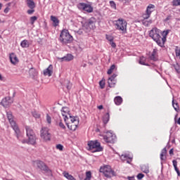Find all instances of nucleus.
Here are the masks:
<instances>
[{
    "label": "nucleus",
    "instance_id": "nucleus-1",
    "mask_svg": "<svg viewBox=\"0 0 180 180\" xmlns=\"http://www.w3.org/2000/svg\"><path fill=\"white\" fill-rule=\"evenodd\" d=\"M149 36L157 43L158 45L160 46V47H163L164 44H165V41H167V37H161V35H160V30L157 27L153 28L150 31Z\"/></svg>",
    "mask_w": 180,
    "mask_h": 180
},
{
    "label": "nucleus",
    "instance_id": "nucleus-2",
    "mask_svg": "<svg viewBox=\"0 0 180 180\" xmlns=\"http://www.w3.org/2000/svg\"><path fill=\"white\" fill-rule=\"evenodd\" d=\"M59 40L62 44H70V43H72L74 38L70 34L68 30H63L60 32Z\"/></svg>",
    "mask_w": 180,
    "mask_h": 180
},
{
    "label": "nucleus",
    "instance_id": "nucleus-3",
    "mask_svg": "<svg viewBox=\"0 0 180 180\" xmlns=\"http://www.w3.org/2000/svg\"><path fill=\"white\" fill-rule=\"evenodd\" d=\"M7 117H8V122H9L12 129L14 130V131L16 134V137L19 139V134L20 133V129H19V127H18V124H16L15 120H13V115H12V112H8Z\"/></svg>",
    "mask_w": 180,
    "mask_h": 180
},
{
    "label": "nucleus",
    "instance_id": "nucleus-4",
    "mask_svg": "<svg viewBox=\"0 0 180 180\" xmlns=\"http://www.w3.org/2000/svg\"><path fill=\"white\" fill-rule=\"evenodd\" d=\"M25 130L27 133V137H28L29 139L30 144H32V146L36 144V140H37V138L36 137V134H34V131H33L32 127L29 126L25 127Z\"/></svg>",
    "mask_w": 180,
    "mask_h": 180
},
{
    "label": "nucleus",
    "instance_id": "nucleus-5",
    "mask_svg": "<svg viewBox=\"0 0 180 180\" xmlns=\"http://www.w3.org/2000/svg\"><path fill=\"white\" fill-rule=\"evenodd\" d=\"M89 150H94L93 153H99L103 150V148L101 146V143L98 141H90L88 142Z\"/></svg>",
    "mask_w": 180,
    "mask_h": 180
},
{
    "label": "nucleus",
    "instance_id": "nucleus-6",
    "mask_svg": "<svg viewBox=\"0 0 180 180\" xmlns=\"http://www.w3.org/2000/svg\"><path fill=\"white\" fill-rule=\"evenodd\" d=\"M115 29L121 30L122 33L127 32V22L124 19L120 18L116 21Z\"/></svg>",
    "mask_w": 180,
    "mask_h": 180
},
{
    "label": "nucleus",
    "instance_id": "nucleus-7",
    "mask_svg": "<svg viewBox=\"0 0 180 180\" xmlns=\"http://www.w3.org/2000/svg\"><path fill=\"white\" fill-rule=\"evenodd\" d=\"M100 172H102L106 178H112V176H115V172L112 170L110 165L101 167Z\"/></svg>",
    "mask_w": 180,
    "mask_h": 180
},
{
    "label": "nucleus",
    "instance_id": "nucleus-8",
    "mask_svg": "<svg viewBox=\"0 0 180 180\" xmlns=\"http://www.w3.org/2000/svg\"><path fill=\"white\" fill-rule=\"evenodd\" d=\"M41 138L44 141H50L51 140V134L50 129L48 127H42L41 131Z\"/></svg>",
    "mask_w": 180,
    "mask_h": 180
},
{
    "label": "nucleus",
    "instance_id": "nucleus-9",
    "mask_svg": "<svg viewBox=\"0 0 180 180\" xmlns=\"http://www.w3.org/2000/svg\"><path fill=\"white\" fill-rule=\"evenodd\" d=\"M35 165L41 171H44V172H46V174H49V175H52L51 170L49 169V167L43 161L37 160L35 161Z\"/></svg>",
    "mask_w": 180,
    "mask_h": 180
},
{
    "label": "nucleus",
    "instance_id": "nucleus-10",
    "mask_svg": "<svg viewBox=\"0 0 180 180\" xmlns=\"http://www.w3.org/2000/svg\"><path fill=\"white\" fill-rule=\"evenodd\" d=\"M77 7L79 9H82V11H84L88 13H92V12H94V8L92 7V6L88 4L79 3L77 5Z\"/></svg>",
    "mask_w": 180,
    "mask_h": 180
},
{
    "label": "nucleus",
    "instance_id": "nucleus-11",
    "mask_svg": "<svg viewBox=\"0 0 180 180\" xmlns=\"http://www.w3.org/2000/svg\"><path fill=\"white\" fill-rule=\"evenodd\" d=\"M155 11V5L149 4L146 10V14H143V19H148L151 16V13Z\"/></svg>",
    "mask_w": 180,
    "mask_h": 180
},
{
    "label": "nucleus",
    "instance_id": "nucleus-12",
    "mask_svg": "<svg viewBox=\"0 0 180 180\" xmlns=\"http://www.w3.org/2000/svg\"><path fill=\"white\" fill-rule=\"evenodd\" d=\"M12 103H13V99H12L10 96L5 97L1 102V105H2L4 108H9Z\"/></svg>",
    "mask_w": 180,
    "mask_h": 180
},
{
    "label": "nucleus",
    "instance_id": "nucleus-13",
    "mask_svg": "<svg viewBox=\"0 0 180 180\" xmlns=\"http://www.w3.org/2000/svg\"><path fill=\"white\" fill-rule=\"evenodd\" d=\"M103 139L105 141V143H110V144H113L116 141V136L115 135L104 136Z\"/></svg>",
    "mask_w": 180,
    "mask_h": 180
},
{
    "label": "nucleus",
    "instance_id": "nucleus-14",
    "mask_svg": "<svg viewBox=\"0 0 180 180\" xmlns=\"http://www.w3.org/2000/svg\"><path fill=\"white\" fill-rule=\"evenodd\" d=\"M9 58L11 64H13V65H16L19 63V59L14 53H10Z\"/></svg>",
    "mask_w": 180,
    "mask_h": 180
},
{
    "label": "nucleus",
    "instance_id": "nucleus-15",
    "mask_svg": "<svg viewBox=\"0 0 180 180\" xmlns=\"http://www.w3.org/2000/svg\"><path fill=\"white\" fill-rule=\"evenodd\" d=\"M44 75L51 77L53 75V65H50L46 69L44 70Z\"/></svg>",
    "mask_w": 180,
    "mask_h": 180
},
{
    "label": "nucleus",
    "instance_id": "nucleus-16",
    "mask_svg": "<svg viewBox=\"0 0 180 180\" xmlns=\"http://www.w3.org/2000/svg\"><path fill=\"white\" fill-rule=\"evenodd\" d=\"M161 161H165L167 160V148H164L160 153Z\"/></svg>",
    "mask_w": 180,
    "mask_h": 180
},
{
    "label": "nucleus",
    "instance_id": "nucleus-17",
    "mask_svg": "<svg viewBox=\"0 0 180 180\" xmlns=\"http://www.w3.org/2000/svg\"><path fill=\"white\" fill-rule=\"evenodd\" d=\"M51 20L53 22V26H54V27H57V26H58L60 20H58V18H57V17L51 15Z\"/></svg>",
    "mask_w": 180,
    "mask_h": 180
},
{
    "label": "nucleus",
    "instance_id": "nucleus-18",
    "mask_svg": "<svg viewBox=\"0 0 180 180\" xmlns=\"http://www.w3.org/2000/svg\"><path fill=\"white\" fill-rule=\"evenodd\" d=\"M114 102L115 105L119 106L123 103V98L120 96H117L114 98Z\"/></svg>",
    "mask_w": 180,
    "mask_h": 180
},
{
    "label": "nucleus",
    "instance_id": "nucleus-19",
    "mask_svg": "<svg viewBox=\"0 0 180 180\" xmlns=\"http://www.w3.org/2000/svg\"><path fill=\"white\" fill-rule=\"evenodd\" d=\"M150 60L152 61H157L158 60V58L157 57V51L156 49H153L150 56Z\"/></svg>",
    "mask_w": 180,
    "mask_h": 180
},
{
    "label": "nucleus",
    "instance_id": "nucleus-20",
    "mask_svg": "<svg viewBox=\"0 0 180 180\" xmlns=\"http://www.w3.org/2000/svg\"><path fill=\"white\" fill-rule=\"evenodd\" d=\"M25 2L29 8H36V3L34 0H25Z\"/></svg>",
    "mask_w": 180,
    "mask_h": 180
},
{
    "label": "nucleus",
    "instance_id": "nucleus-21",
    "mask_svg": "<svg viewBox=\"0 0 180 180\" xmlns=\"http://www.w3.org/2000/svg\"><path fill=\"white\" fill-rule=\"evenodd\" d=\"M63 86H65L68 91H70V89L72 88V84H71V82H70V80L67 79V80H65L63 83Z\"/></svg>",
    "mask_w": 180,
    "mask_h": 180
},
{
    "label": "nucleus",
    "instance_id": "nucleus-22",
    "mask_svg": "<svg viewBox=\"0 0 180 180\" xmlns=\"http://www.w3.org/2000/svg\"><path fill=\"white\" fill-rule=\"evenodd\" d=\"M172 162H173V167H174V169H175L178 176H180L179 169H178V162L176 160H174L172 161Z\"/></svg>",
    "mask_w": 180,
    "mask_h": 180
},
{
    "label": "nucleus",
    "instance_id": "nucleus-23",
    "mask_svg": "<svg viewBox=\"0 0 180 180\" xmlns=\"http://www.w3.org/2000/svg\"><path fill=\"white\" fill-rule=\"evenodd\" d=\"M63 176H65V178H66V179L77 180L75 178H74V176L72 175L68 174V172H63Z\"/></svg>",
    "mask_w": 180,
    "mask_h": 180
},
{
    "label": "nucleus",
    "instance_id": "nucleus-24",
    "mask_svg": "<svg viewBox=\"0 0 180 180\" xmlns=\"http://www.w3.org/2000/svg\"><path fill=\"white\" fill-rule=\"evenodd\" d=\"M74 58V56L71 54H68L66 56H64L60 58L62 61H71Z\"/></svg>",
    "mask_w": 180,
    "mask_h": 180
},
{
    "label": "nucleus",
    "instance_id": "nucleus-25",
    "mask_svg": "<svg viewBox=\"0 0 180 180\" xmlns=\"http://www.w3.org/2000/svg\"><path fill=\"white\" fill-rule=\"evenodd\" d=\"M172 106H173L174 110H176L177 112V113L180 112L179 103H178L176 102L175 103V100H174V99L172 100Z\"/></svg>",
    "mask_w": 180,
    "mask_h": 180
},
{
    "label": "nucleus",
    "instance_id": "nucleus-26",
    "mask_svg": "<svg viewBox=\"0 0 180 180\" xmlns=\"http://www.w3.org/2000/svg\"><path fill=\"white\" fill-rule=\"evenodd\" d=\"M141 169L142 172H144V174H148L150 172V169L148 167V165H143L141 167Z\"/></svg>",
    "mask_w": 180,
    "mask_h": 180
},
{
    "label": "nucleus",
    "instance_id": "nucleus-27",
    "mask_svg": "<svg viewBox=\"0 0 180 180\" xmlns=\"http://www.w3.org/2000/svg\"><path fill=\"white\" fill-rule=\"evenodd\" d=\"M109 119H110V115H109V112H107L103 118V124H108V122H109Z\"/></svg>",
    "mask_w": 180,
    "mask_h": 180
},
{
    "label": "nucleus",
    "instance_id": "nucleus-28",
    "mask_svg": "<svg viewBox=\"0 0 180 180\" xmlns=\"http://www.w3.org/2000/svg\"><path fill=\"white\" fill-rule=\"evenodd\" d=\"M68 127L70 130L72 131H75L77 130V127H78V123L71 124V125H68Z\"/></svg>",
    "mask_w": 180,
    "mask_h": 180
},
{
    "label": "nucleus",
    "instance_id": "nucleus-29",
    "mask_svg": "<svg viewBox=\"0 0 180 180\" xmlns=\"http://www.w3.org/2000/svg\"><path fill=\"white\" fill-rule=\"evenodd\" d=\"M21 47L23 49H27L29 47V41L25 39L20 43Z\"/></svg>",
    "mask_w": 180,
    "mask_h": 180
},
{
    "label": "nucleus",
    "instance_id": "nucleus-30",
    "mask_svg": "<svg viewBox=\"0 0 180 180\" xmlns=\"http://www.w3.org/2000/svg\"><path fill=\"white\" fill-rule=\"evenodd\" d=\"M139 64H141V65H146V66L150 65H148V63H146V58L143 56L140 58Z\"/></svg>",
    "mask_w": 180,
    "mask_h": 180
},
{
    "label": "nucleus",
    "instance_id": "nucleus-31",
    "mask_svg": "<svg viewBox=\"0 0 180 180\" xmlns=\"http://www.w3.org/2000/svg\"><path fill=\"white\" fill-rule=\"evenodd\" d=\"M88 25L91 26L92 29L95 27V18H90L88 22Z\"/></svg>",
    "mask_w": 180,
    "mask_h": 180
},
{
    "label": "nucleus",
    "instance_id": "nucleus-32",
    "mask_svg": "<svg viewBox=\"0 0 180 180\" xmlns=\"http://www.w3.org/2000/svg\"><path fill=\"white\" fill-rule=\"evenodd\" d=\"M151 23H153V20H147V19L143 18V20H142V24L144 26H148L149 25H151Z\"/></svg>",
    "mask_w": 180,
    "mask_h": 180
},
{
    "label": "nucleus",
    "instance_id": "nucleus-33",
    "mask_svg": "<svg viewBox=\"0 0 180 180\" xmlns=\"http://www.w3.org/2000/svg\"><path fill=\"white\" fill-rule=\"evenodd\" d=\"M108 84L110 88H115V86L116 85V80L112 81L108 79Z\"/></svg>",
    "mask_w": 180,
    "mask_h": 180
},
{
    "label": "nucleus",
    "instance_id": "nucleus-34",
    "mask_svg": "<svg viewBox=\"0 0 180 180\" xmlns=\"http://www.w3.org/2000/svg\"><path fill=\"white\" fill-rule=\"evenodd\" d=\"M20 137H21V136H20V134H19V139L17 138L18 140L21 141V143H22V144H26V143L27 144H30V143L29 142V139H28V140L27 139H20Z\"/></svg>",
    "mask_w": 180,
    "mask_h": 180
},
{
    "label": "nucleus",
    "instance_id": "nucleus-35",
    "mask_svg": "<svg viewBox=\"0 0 180 180\" xmlns=\"http://www.w3.org/2000/svg\"><path fill=\"white\" fill-rule=\"evenodd\" d=\"M70 120H71V122H72V124H75V123H79V121H78V117H72V116H70Z\"/></svg>",
    "mask_w": 180,
    "mask_h": 180
},
{
    "label": "nucleus",
    "instance_id": "nucleus-36",
    "mask_svg": "<svg viewBox=\"0 0 180 180\" xmlns=\"http://www.w3.org/2000/svg\"><path fill=\"white\" fill-rule=\"evenodd\" d=\"M115 68H116V65H112L110 68V70H108L107 74H108V75H110V74H112V72H113V71L115 70Z\"/></svg>",
    "mask_w": 180,
    "mask_h": 180
},
{
    "label": "nucleus",
    "instance_id": "nucleus-37",
    "mask_svg": "<svg viewBox=\"0 0 180 180\" xmlns=\"http://www.w3.org/2000/svg\"><path fill=\"white\" fill-rule=\"evenodd\" d=\"M173 67H174L175 71L178 74H179V72H180V65H179V64L176 63V64L174 65Z\"/></svg>",
    "mask_w": 180,
    "mask_h": 180
},
{
    "label": "nucleus",
    "instance_id": "nucleus-38",
    "mask_svg": "<svg viewBox=\"0 0 180 180\" xmlns=\"http://www.w3.org/2000/svg\"><path fill=\"white\" fill-rule=\"evenodd\" d=\"M30 74L32 75V77H36V75H37V72H36V70L34 68H31L30 70Z\"/></svg>",
    "mask_w": 180,
    "mask_h": 180
},
{
    "label": "nucleus",
    "instance_id": "nucleus-39",
    "mask_svg": "<svg viewBox=\"0 0 180 180\" xmlns=\"http://www.w3.org/2000/svg\"><path fill=\"white\" fill-rule=\"evenodd\" d=\"M30 20L31 25H34V22L37 20V16L30 17Z\"/></svg>",
    "mask_w": 180,
    "mask_h": 180
},
{
    "label": "nucleus",
    "instance_id": "nucleus-40",
    "mask_svg": "<svg viewBox=\"0 0 180 180\" xmlns=\"http://www.w3.org/2000/svg\"><path fill=\"white\" fill-rule=\"evenodd\" d=\"M91 178H92V173L91 172H86L85 179L91 180Z\"/></svg>",
    "mask_w": 180,
    "mask_h": 180
},
{
    "label": "nucleus",
    "instance_id": "nucleus-41",
    "mask_svg": "<svg viewBox=\"0 0 180 180\" xmlns=\"http://www.w3.org/2000/svg\"><path fill=\"white\" fill-rule=\"evenodd\" d=\"M32 115L33 117H35V119L40 118V114H39V112H37L36 111L32 112Z\"/></svg>",
    "mask_w": 180,
    "mask_h": 180
},
{
    "label": "nucleus",
    "instance_id": "nucleus-42",
    "mask_svg": "<svg viewBox=\"0 0 180 180\" xmlns=\"http://www.w3.org/2000/svg\"><path fill=\"white\" fill-rule=\"evenodd\" d=\"M172 5L173 6H180V0H173Z\"/></svg>",
    "mask_w": 180,
    "mask_h": 180
},
{
    "label": "nucleus",
    "instance_id": "nucleus-43",
    "mask_svg": "<svg viewBox=\"0 0 180 180\" xmlns=\"http://www.w3.org/2000/svg\"><path fill=\"white\" fill-rule=\"evenodd\" d=\"M34 12H35L34 8H30V9L27 11V13L28 15H33Z\"/></svg>",
    "mask_w": 180,
    "mask_h": 180
},
{
    "label": "nucleus",
    "instance_id": "nucleus-44",
    "mask_svg": "<svg viewBox=\"0 0 180 180\" xmlns=\"http://www.w3.org/2000/svg\"><path fill=\"white\" fill-rule=\"evenodd\" d=\"M58 126L62 129V130H65V129H67V127H65V125H64V123H63V122L61 121L58 123Z\"/></svg>",
    "mask_w": 180,
    "mask_h": 180
},
{
    "label": "nucleus",
    "instance_id": "nucleus-45",
    "mask_svg": "<svg viewBox=\"0 0 180 180\" xmlns=\"http://www.w3.org/2000/svg\"><path fill=\"white\" fill-rule=\"evenodd\" d=\"M110 6L112 9H116V3H115V1H110Z\"/></svg>",
    "mask_w": 180,
    "mask_h": 180
},
{
    "label": "nucleus",
    "instance_id": "nucleus-46",
    "mask_svg": "<svg viewBox=\"0 0 180 180\" xmlns=\"http://www.w3.org/2000/svg\"><path fill=\"white\" fill-rule=\"evenodd\" d=\"M99 85L101 89H103L105 88V80H101L99 82Z\"/></svg>",
    "mask_w": 180,
    "mask_h": 180
},
{
    "label": "nucleus",
    "instance_id": "nucleus-47",
    "mask_svg": "<svg viewBox=\"0 0 180 180\" xmlns=\"http://www.w3.org/2000/svg\"><path fill=\"white\" fill-rule=\"evenodd\" d=\"M46 122L49 124H51V117L49 114L46 115Z\"/></svg>",
    "mask_w": 180,
    "mask_h": 180
},
{
    "label": "nucleus",
    "instance_id": "nucleus-48",
    "mask_svg": "<svg viewBox=\"0 0 180 180\" xmlns=\"http://www.w3.org/2000/svg\"><path fill=\"white\" fill-rule=\"evenodd\" d=\"M116 77H117V74H113L110 77L108 78V79L110 81H116L115 79V78H116Z\"/></svg>",
    "mask_w": 180,
    "mask_h": 180
},
{
    "label": "nucleus",
    "instance_id": "nucleus-49",
    "mask_svg": "<svg viewBox=\"0 0 180 180\" xmlns=\"http://www.w3.org/2000/svg\"><path fill=\"white\" fill-rule=\"evenodd\" d=\"M56 148H57V150H60V151H63L64 146H63V145H61V144H58L56 146Z\"/></svg>",
    "mask_w": 180,
    "mask_h": 180
},
{
    "label": "nucleus",
    "instance_id": "nucleus-50",
    "mask_svg": "<svg viewBox=\"0 0 180 180\" xmlns=\"http://www.w3.org/2000/svg\"><path fill=\"white\" fill-rule=\"evenodd\" d=\"M136 178L138 179H143V178H144V174H141V173H139L138 174V175L136 176Z\"/></svg>",
    "mask_w": 180,
    "mask_h": 180
},
{
    "label": "nucleus",
    "instance_id": "nucleus-51",
    "mask_svg": "<svg viewBox=\"0 0 180 180\" xmlns=\"http://www.w3.org/2000/svg\"><path fill=\"white\" fill-rule=\"evenodd\" d=\"M106 39L107 40H108V41H113V37L110 36V35H106Z\"/></svg>",
    "mask_w": 180,
    "mask_h": 180
},
{
    "label": "nucleus",
    "instance_id": "nucleus-52",
    "mask_svg": "<svg viewBox=\"0 0 180 180\" xmlns=\"http://www.w3.org/2000/svg\"><path fill=\"white\" fill-rule=\"evenodd\" d=\"M172 19V15H168L165 20L164 22H168V20H171Z\"/></svg>",
    "mask_w": 180,
    "mask_h": 180
},
{
    "label": "nucleus",
    "instance_id": "nucleus-53",
    "mask_svg": "<svg viewBox=\"0 0 180 180\" xmlns=\"http://www.w3.org/2000/svg\"><path fill=\"white\" fill-rule=\"evenodd\" d=\"M127 158H129V156L127 155H121V160H127Z\"/></svg>",
    "mask_w": 180,
    "mask_h": 180
},
{
    "label": "nucleus",
    "instance_id": "nucleus-54",
    "mask_svg": "<svg viewBox=\"0 0 180 180\" xmlns=\"http://www.w3.org/2000/svg\"><path fill=\"white\" fill-rule=\"evenodd\" d=\"M77 34H82L84 33V29L81 28L77 31Z\"/></svg>",
    "mask_w": 180,
    "mask_h": 180
},
{
    "label": "nucleus",
    "instance_id": "nucleus-55",
    "mask_svg": "<svg viewBox=\"0 0 180 180\" xmlns=\"http://www.w3.org/2000/svg\"><path fill=\"white\" fill-rule=\"evenodd\" d=\"M168 33H169V30H166L163 32V37H167L168 36Z\"/></svg>",
    "mask_w": 180,
    "mask_h": 180
},
{
    "label": "nucleus",
    "instance_id": "nucleus-56",
    "mask_svg": "<svg viewBox=\"0 0 180 180\" xmlns=\"http://www.w3.org/2000/svg\"><path fill=\"white\" fill-rule=\"evenodd\" d=\"M110 44L113 49L116 47V43H115L113 41H110Z\"/></svg>",
    "mask_w": 180,
    "mask_h": 180
},
{
    "label": "nucleus",
    "instance_id": "nucleus-57",
    "mask_svg": "<svg viewBox=\"0 0 180 180\" xmlns=\"http://www.w3.org/2000/svg\"><path fill=\"white\" fill-rule=\"evenodd\" d=\"M62 112H63V113H68V108H63L62 109Z\"/></svg>",
    "mask_w": 180,
    "mask_h": 180
},
{
    "label": "nucleus",
    "instance_id": "nucleus-58",
    "mask_svg": "<svg viewBox=\"0 0 180 180\" xmlns=\"http://www.w3.org/2000/svg\"><path fill=\"white\" fill-rule=\"evenodd\" d=\"M176 57H180V49L176 50Z\"/></svg>",
    "mask_w": 180,
    "mask_h": 180
},
{
    "label": "nucleus",
    "instance_id": "nucleus-59",
    "mask_svg": "<svg viewBox=\"0 0 180 180\" xmlns=\"http://www.w3.org/2000/svg\"><path fill=\"white\" fill-rule=\"evenodd\" d=\"M65 113H67V112H62V116H63L65 120H66V119H68V117H67V115H65Z\"/></svg>",
    "mask_w": 180,
    "mask_h": 180
},
{
    "label": "nucleus",
    "instance_id": "nucleus-60",
    "mask_svg": "<svg viewBox=\"0 0 180 180\" xmlns=\"http://www.w3.org/2000/svg\"><path fill=\"white\" fill-rule=\"evenodd\" d=\"M169 154L170 155H174V148L170 149V150L169 151Z\"/></svg>",
    "mask_w": 180,
    "mask_h": 180
},
{
    "label": "nucleus",
    "instance_id": "nucleus-61",
    "mask_svg": "<svg viewBox=\"0 0 180 180\" xmlns=\"http://www.w3.org/2000/svg\"><path fill=\"white\" fill-rule=\"evenodd\" d=\"M127 179H129V180H136V179H134V176H128V177H127Z\"/></svg>",
    "mask_w": 180,
    "mask_h": 180
},
{
    "label": "nucleus",
    "instance_id": "nucleus-62",
    "mask_svg": "<svg viewBox=\"0 0 180 180\" xmlns=\"http://www.w3.org/2000/svg\"><path fill=\"white\" fill-rule=\"evenodd\" d=\"M8 12H9V8L7 7L4 9V13H8Z\"/></svg>",
    "mask_w": 180,
    "mask_h": 180
},
{
    "label": "nucleus",
    "instance_id": "nucleus-63",
    "mask_svg": "<svg viewBox=\"0 0 180 180\" xmlns=\"http://www.w3.org/2000/svg\"><path fill=\"white\" fill-rule=\"evenodd\" d=\"M98 109H99V110H102V109H103V105H98Z\"/></svg>",
    "mask_w": 180,
    "mask_h": 180
},
{
    "label": "nucleus",
    "instance_id": "nucleus-64",
    "mask_svg": "<svg viewBox=\"0 0 180 180\" xmlns=\"http://www.w3.org/2000/svg\"><path fill=\"white\" fill-rule=\"evenodd\" d=\"M0 81H4V77L0 74Z\"/></svg>",
    "mask_w": 180,
    "mask_h": 180
}]
</instances>
